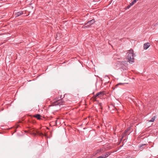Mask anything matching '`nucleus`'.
I'll list each match as a JSON object with an SVG mask.
<instances>
[{
	"mask_svg": "<svg viewBox=\"0 0 158 158\" xmlns=\"http://www.w3.org/2000/svg\"><path fill=\"white\" fill-rule=\"evenodd\" d=\"M56 122H57V120H56Z\"/></svg>",
	"mask_w": 158,
	"mask_h": 158,
	"instance_id": "5701e85b",
	"label": "nucleus"
},
{
	"mask_svg": "<svg viewBox=\"0 0 158 158\" xmlns=\"http://www.w3.org/2000/svg\"><path fill=\"white\" fill-rule=\"evenodd\" d=\"M103 151V149H102L101 148L97 150L96 151L95 154H100V153L101 152L102 153Z\"/></svg>",
	"mask_w": 158,
	"mask_h": 158,
	"instance_id": "f8f14e48",
	"label": "nucleus"
},
{
	"mask_svg": "<svg viewBox=\"0 0 158 158\" xmlns=\"http://www.w3.org/2000/svg\"><path fill=\"white\" fill-rule=\"evenodd\" d=\"M139 0H134L133 1V2H134V3H136L137 1H138Z\"/></svg>",
	"mask_w": 158,
	"mask_h": 158,
	"instance_id": "412c9836",
	"label": "nucleus"
},
{
	"mask_svg": "<svg viewBox=\"0 0 158 158\" xmlns=\"http://www.w3.org/2000/svg\"><path fill=\"white\" fill-rule=\"evenodd\" d=\"M99 106H100V107H100V108L101 109H102V103H99Z\"/></svg>",
	"mask_w": 158,
	"mask_h": 158,
	"instance_id": "4468645a",
	"label": "nucleus"
},
{
	"mask_svg": "<svg viewBox=\"0 0 158 158\" xmlns=\"http://www.w3.org/2000/svg\"><path fill=\"white\" fill-rule=\"evenodd\" d=\"M126 62L127 61H123L122 63H126Z\"/></svg>",
	"mask_w": 158,
	"mask_h": 158,
	"instance_id": "4be33fe9",
	"label": "nucleus"
},
{
	"mask_svg": "<svg viewBox=\"0 0 158 158\" xmlns=\"http://www.w3.org/2000/svg\"><path fill=\"white\" fill-rule=\"evenodd\" d=\"M111 154V152H106L104 154H103L102 155L103 157V158H106L108 157Z\"/></svg>",
	"mask_w": 158,
	"mask_h": 158,
	"instance_id": "0eeeda50",
	"label": "nucleus"
},
{
	"mask_svg": "<svg viewBox=\"0 0 158 158\" xmlns=\"http://www.w3.org/2000/svg\"><path fill=\"white\" fill-rule=\"evenodd\" d=\"M23 14V12L22 11H20L19 12H17L15 14V16L18 17L19 16L21 15H22Z\"/></svg>",
	"mask_w": 158,
	"mask_h": 158,
	"instance_id": "9b49d317",
	"label": "nucleus"
},
{
	"mask_svg": "<svg viewBox=\"0 0 158 158\" xmlns=\"http://www.w3.org/2000/svg\"><path fill=\"white\" fill-rule=\"evenodd\" d=\"M155 118V116H154V117H152V118L149 121V122H153Z\"/></svg>",
	"mask_w": 158,
	"mask_h": 158,
	"instance_id": "ddd939ff",
	"label": "nucleus"
},
{
	"mask_svg": "<svg viewBox=\"0 0 158 158\" xmlns=\"http://www.w3.org/2000/svg\"><path fill=\"white\" fill-rule=\"evenodd\" d=\"M95 21L94 19H93L91 20H89L86 23H85V25H89L90 26L91 25L93 24L95 22Z\"/></svg>",
	"mask_w": 158,
	"mask_h": 158,
	"instance_id": "39448f33",
	"label": "nucleus"
},
{
	"mask_svg": "<svg viewBox=\"0 0 158 158\" xmlns=\"http://www.w3.org/2000/svg\"><path fill=\"white\" fill-rule=\"evenodd\" d=\"M34 117L36 118L38 120L43 119L41 117L42 116L39 114H37L34 115Z\"/></svg>",
	"mask_w": 158,
	"mask_h": 158,
	"instance_id": "6e6552de",
	"label": "nucleus"
},
{
	"mask_svg": "<svg viewBox=\"0 0 158 158\" xmlns=\"http://www.w3.org/2000/svg\"><path fill=\"white\" fill-rule=\"evenodd\" d=\"M60 34L59 33H57L56 35V38H57L58 37V36H60Z\"/></svg>",
	"mask_w": 158,
	"mask_h": 158,
	"instance_id": "f3484780",
	"label": "nucleus"
},
{
	"mask_svg": "<svg viewBox=\"0 0 158 158\" xmlns=\"http://www.w3.org/2000/svg\"><path fill=\"white\" fill-rule=\"evenodd\" d=\"M61 96H60V99L56 100V101L54 102L53 104L54 105H63L64 104V102L61 99Z\"/></svg>",
	"mask_w": 158,
	"mask_h": 158,
	"instance_id": "7ed1b4c3",
	"label": "nucleus"
},
{
	"mask_svg": "<svg viewBox=\"0 0 158 158\" xmlns=\"http://www.w3.org/2000/svg\"><path fill=\"white\" fill-rule=\"evenodd\" d=\"M97 158H103V156H102V155L101 156H100L99 157H97Z\"/></svg>",
	"mask_w": 158,
	"mask_h": 158,
	"instance_id": "aec40b11",
	"label": "nucleus"
},
{
	"mask_svg": "<svg viewBox=\"0 0 158 158\" xmlns=\"http://www.w3.org/2000/svg\"><path fill=\"white\" fill-rule=\"evenodd\" d=\"M130 129H131V128L130 127H128L127 129H126L125 131H124V133H123V136H122V138H121V139H122L123 138V137H124V136L125 135H126L127 133V132L129 131L130 130Z\"/></svg>",
	"mask_w": 158,
	"mask_h": 158,
	"instance_id": "423d86ee",
	"label": "nucleus"
},
{
	"mask_svg": "<svg viewBox=\"0 0 158 158\" xmlns=\"http://www.w3.org/2000/svg\"><path fill=\"white\" fill-rule=\"evenodd\" d=\"M131 6H130V5L129 4V5H128L126 8V9H129L130 7Z\"/></svg>",
	"mask_w": 158,
	"mask_h": 158,
	"instance_id": "6ab92c4d",
	"label": "nucleus"
},
{
	"mask_svg": "<svg viewBox=\"0 0 158 158\" xmlns=\"http://www.w3.org/2000/svg\"><path fill=\"white\" fill-rule=\"evenodd\" d=\"M105 94V91H102L97 93L96 95H94L93 98L94 99L97 97H101L103 96Z\"/></svg>",
	"mask_w": 158,
	"mask_h": 158,
	"instance_id": "20e7f679",
	"label": "nucleus"
},
{
	"mask_svg": "<svg viewBox=\"0 0 158 158\" xmlns=\"http://www.w3.org/2000/svg\"><path fill=\"white\" fill-rule=\"evenodd\" d=\"M123 84L122 83H119L118 84H117L115 86V87L116 88L117 87L118 85H122Z\"/></svg>",
	"mask_w": 158,
	"mask_h": 158,
	"instance_id": "2eb2a0df",
	"label": "nucleus"
},
{
	"mask_svg": "<svg viewBox=\"0 0 158 158\" xmlns=\"http://www.w3.org/2000/svg\"><path fill=\"white\" fill-rule=\"evenodd\" d=\"M135 55L134 54L133 51L132 49L129 50L127 54V58L128 60V61L129 63L131 64L134 62V57Z\"/></svg>",
	"mask_w": 158,
	"mask_h": 158,
	"instance_id": "f257e3e1",
	"label": "nucleus"
},
{
	"mask_svg": "<svg viewBox=\"0 0 158 158\" xmlns=\"http://www.w3.org/2000/svg\"><path fill=\"white\" fill-rule=\"evenodd\" d=\"M146 145V144H144L139 146V148L140 151H142L144 148H145V147H144V146Z\"/></svg>",
	"mask_w": 158,
	"mask_h": 158,
	"instance_id": "9d476101",
	"label": "nucleus"
},
{
	"mask_svg": "<svg viewBox=\"0 0 158 158\" xmlns=\"http://www.w3.org/2000/svg\"><path fill=\"white\" fill-rule=\"evenodd\" d=\"M90 27V26L88 25L87 26H85L84 27V28H89V27Z\"/></svg>",
	"mask_w": 158,
	"mask_h": 158,
	"instance_id": "a211bd4d",
	"label": "nucleus"
},
{
	"mask_svg": "<svg viewBox=\"0 0 158 158\" xmlns=\"http://www.w3.org/2000/svg\"><path fill=\"white\" fill-rule=\"evenodd\" d=\"M134 4V2L133 1L131 3H130V6H132Z\"/></svg>",
	"mask_w": 158,
	"mask_h": 158,
	"instance_id": "dca6fc26",
	"label": "nucleus"
},
{
	"mask_svg": "<svg viewBox=\"0 0 158 158\" xmlns=\"http://www.w3.org/2000/svg\"><path fill=\"white\" fill-rule=\"evenodd\" d=\"M35 132H32L31 131H30V133L33 134L35 136L37 135H38L40 136L43 137L44 136H45L47 138H48V137L47 136V134H45L44 135L43 133L40 132L39 131H35Z\"/></svg>",
	"mask_w": 158,
	"mask_h": 158,
	"instance_id": "f03ea898",
	"label": "nucleus"
},
{
	"mask_svg": "<svg viewBox=\"0 0 158 158\" xmlns=\"http://www.w3.org/2000/svg\"><path fill=\"white\" fill-rule=\"evenodd\" d=\"M150 46V44L149 43H145L143 45V48L144 49H147Z\"/></svg>",
	"mask_w": 158,
	"mask_h": 158,
	"instance_id": "1a4fd4ad",
	"label": "nucleus"
}]
</instances>
